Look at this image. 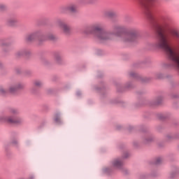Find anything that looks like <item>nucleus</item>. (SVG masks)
Returning a JSON list of instances; mask_svg holds the SVG:
<instances>
[{"label": "nucleus", "mask_w": 179, "mask_h": 179, "mask_svg": "<svg viewBox=\"0 0 179 179\" xmlns=\"http://www.w3.org/2000/svg\"><path fill=\"white\" fill-rule=\"evenodd\" d=\"M101 29V24H95L90 28L85 29L84 33L85 34H94L100 43H104V41H107V40H111V38H113L114 34L103 31Z\"/></svg>", "instance_id": "1"}, {"label": "nucleus", "mask_w": 179, "mask_h": 179, "mask_svg": "<svg viewBox=\"0 0 179 179\" xmlns=\"http://www.w3.org/2000/svg\"><path fill=\"white\" fill-rule=\"evenodd\" d=\"M0 122L20 125L23 124V122H24V120L22 117H15L12 115L8 116L5 115H0Z\"/></svg>", "instance_id": "2"}, {"label": "nucleus", "mask_w": 179, "mask_h": 179, "mask_svg": "<svg viewBox=\"0 0 179 179\" xmlns=\"http://www.w3.org/2000/svg\"><path fill=\"white\" fill-rule=\"evenodd\" d=\"M155 2H156V0H145L141 3L144 13L146 15L148 19H152V17H153V14L150 8H152V5Z\"/></svg>", "instance_id": "3"}, {"label": "nucleus", "mask_w": 179, "mask_h": 179, "mask_svg": "<svg viewBox=\"0 0 179 179\" xmlns=\"http://www.w3.org/2000/svg\"><path fill=\"white\" fill-rule=\"evenodd\" d=\"M136 39V31L129 32L125 34L122 38L123 43H126L127 44H131V43H134Z\"/></svg>", "instance_id": "4"}, {"label": "nucleus", "mask_w": 179, "mask_h": 179, "mask_svg": "<svg viewBox=\"0 0 179 179\" xmlns=\"http://www.w3.org/2000/svg\"><path fill=\"white\" fill-rule=\"evenodd\" d=\"M67 11L71 12V13H78V5L75 3H71L67 6H64L61 8L62 13H66Z\"/></svg>", "instance_id": "5"}, {"label": "nucleus", "mask_w": 179, "mask_h": 179, "mask_svg": "<svg viewBox=\"0 0 179 179\" xmlns=\"http://www.w3.org/2000/svg\"><path fill=\"white\" fill-rule=\"evenodd\" d=\"M58 24L65 34H69V33L71 32V27H69L68 24L62 21H59Z\"/></svg>", "instance_id": "6"}, {"label": "nucleus", "mask_w": 179, "mask_h": 179, "mask_svg": "<svg viewBox=\"0 0 179 179\" xmlns=\"http://www.w3.org/2000/svg\"><path fill=\"white\" fill-rule=\"evenodd\" d=\"M23 87H24V85L23 84L18 83L15 85H11L8 89V92L10 93H15L16 90H19V89H23Z\"/></svg>", "instance_id": "7"}, {"label": "nucleus", "mask_w": 179, "mask_h": 179, "mask_svg": "<svg viewBox=\"0 0 179 179\" xmlns=\"http://www.w3.org/2000/svg\"><path fill=\"white\" fill-rule=\"evenodd\" d=\"M112 164L113 167H115L116 169H121L124 164V162H122L121 159H116L113 161Z\"/></svg>", "instance_id": "8"}, {"label": "nucleus", "mask_w": 179, "mask_h": 179, "mask_svg": "<svg viewBox=\"0 0 179 179\" xmlns=\"http://www.w3.org/2000/svg\"><path fill=\"white\" fill-rule=\"evenodd\" d=\"M18 20L16 18H10L7 20L6 24L7 26H15L17 24Z\"/></svg>", "instance_id": "9"}, {"label": "nucleus", "mask_w": 179, "mask_h": 179, "mask_svg": "<svg viewBox=\"0 0 179 179\" xmlns=\"http://www.w3.org/2000/svg\"><path fill=\"white\" fill-rule=\"evenodd\" d=\"M36 37H37V33L31 34L27 36V41H33Z\"/></svg>", "instance_id": "10"}, {"label": "nucleus", "mask_w": 179, "mask_h": 179, "mask_svg": "<svg viewBox=\"0 0 179 179\" xmlns=\"http://www.w3.org/2000/svg\"><path fill=\"white\" fill-rule=\"evenodd\" d=\"M115 31L117 32L116 34V36H120V31H122V30H124V27H122V26L117 25L116 27H115L114 28Z\"/></svg>", "instance_id": "11"}, {"label": "nucleus", "mask_w": 179, "mask_h": 179, "mask_svg": "<svg viewBox=\"0 0 179 179\" xmlns=\"http://www.w3.org/2000/svg\"><path fill=\"white\" fill-rule=\"evenodd\" d=\"M105 16H106L107 17H113V16H115V12L113 10L107 11L105 13Z\"/></svg>", "instance_id": "12"}, {"label": "nucleus", "mask_w": 179, "mask_h": 179, "mask_svg": "<svg viewBox=\"0 0 179 179\" xmlns=\"http://www.w3.org/2000/svg\"><path fill=\"white\" fill-rule=\"evenodd\" d=\"M55 121L57 122V124H59L61 122V117L59 114H56L55 115Z\"/></svg>", "instance_id": "13"}, {"label": "nucleus", "mask_w": 179, "mask_h": 179, "mask_svg": "<svg viewBox=\"0 0 179 179\" xmlns=\"http://www.w3.org/2000/svg\"><path fill=\"white\" fill-rule=\"evenodd\" d=\"M35 87H41L43 86V83L41 81L36 80L34 82Z\"/></svg>", "instance_id": "14"}, {"label": "nucleus", "mask_w": 179, "mask_h": 179, "mask_svg": "<svg viewBox=\"0 0 179 179\" xmlns=\"http://www.w3.org/2000/svg\"><path fill=\"white\" fill-rule=\"evenodd\" d=\"M55 38V36L52 34H49L46 36L47 40H54Z\"/></svg>", "instance_id": "15"}, {"label": "nucleus", "mask_w": 179, "mask_h": 179, "mask_svg": "<svg viewBox=\"0 0 179 179\" xmlns=\"http://www.w3.org/2000/svg\"><path fill=\"white\" fill-rule=\"evenodd\" d=\"M0 93L3 95L6 94V93H8V91L3 87H0Z\"/></svg>", "instance_id": "16"}, {"label": "nucleus", "mask_w": 179, "mask_h": 179, "mask_svg": "<svg viewBox=\"0 0 179 179\" xmlns=\"http://www.w3.org/2000/svg\"><path fill=\"white\" fill-rule=\"evenodd\" d=\"M3 10H6V6L3 3H0V11L3 12Z\"/></svg>", "instance_id": "17"}, {"label": "nucleus", "mask_w": 179, "mask_h": 179, "mask_svg": "<svg viewBox=\"0 0 179 179\" xmlns=\"http://www.w3.org/2000/svg\"><path fill=\"white\" fill-rule=\"evenodd\" d=\"M17 110L16 109H11L10 111V113L11 114V115H16V114H17Z\"/></svg>", "instance_id": "18"}, {"label": "nucleus", "mask_w": 179, "mask_h": 179, "mask_svg": "<svg viewBox=\"0 0 179 179\" xmlns=\"http://www.w3.org/2000/svg\"><path fill=\"white\" fill-rule=\"evenodd\" d=\"M13 146H17V145H19V142L17 141V140H14L13 142H12Z\"/></svg>", "instance_id": "19"}, {"label": "nucleus", "mask_w": 179, "mask_h": 179, "mask_svg": "<svg viewBox=\"0 0 179 179\" xmlns=\"http://www.w3.org/2000/svg\"><path fill=\"white\" fill-rule=\"evenodd\" d=\"M161 162H162V159L161 158H158V159H157L156 163H157V164H159Z\"/></svg>", "instance_id": "20"}, {"label": "nucleus", "mask_w": 179, "mask_h": 179, "mask_svg": "<svg viewBox=\"0 0 179 179\" xmlns=\"http://www.w3.org/2000/svg\"><path fill=\"white\" fill-rule=\"evenodd\" d=\"M87 3H92L93 2V0H84Z\"/></svg>", "instance_id": "21"}, {"label": "nucleus", "mask_w": 179, "mask_h": 179, "mask_svg": "<svg viewBox=\"0 0 179 179\" xmlns=\"http://www.w3.org/2000/svg\"><path fill=\"white\" fill-rule=\"evenodd\" d=\"M56 61H57V62L61 59V57L59 56H57L55 58Z\"/></svg>", "instance_id": "22"}, {"label": "nucleus", "mask_w": 179, "mask_h": 179, "mask_svg": "<svg viewBox=\"0 0 179 179\" xmlns=\"http://www.w3.org/2000/svg\"><path fill=\"white\" fill-rule=\"evenodd\" d=\"M130 76H136V73H134V72H131L130 73Z\"/></svg>", "instance_id": "23"}, {"label": "nucleus", "mask_w": 179, "mask_h": 179, "mask_svg": "<svg viewBox=\"0 0 179 179\" xmlns=\"http://www.w3.org/2000/svg\"><path fill=\"white\" fill-rule=\"evenodd\" d=\"M30 179H33V177H31Z\"/></svg>", "instance_id": "24"}, {"label": "nucleus", "mask_w": 179, "mask_h": 179, "mask_svg": "<svg viewBox=\"0 0 179 179\" xmlns=\"http://www.w3.org/2000/svg\"><path fill=\"white\" fill-rule=\"evenodd\" d=\"M127 156H125L124 157H127Z\"/></svg>", "instance_id": "25"}]
</instances>
